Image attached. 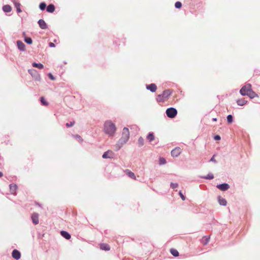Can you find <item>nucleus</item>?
I'll use <instances>...</instances> for the list:
<instances>
[{
  "mask_svg": "<svg viewBox=\"0 0 260 260\" xmlns=\"http://www.w3.org/2000/svg\"><path fill=\"white\" fill-rule=\"evenodd\" d=\"M104 131L109 136H113L116 131L115 124L111 120L106 121L104 125Z\"/></svg>",
  "mask_w": 260,
  "mask_h": 260,
  "instance_id": "obj_1",
  "label": "nucleus"
},
{
  "mask_svg": "<svg viewBox=\"0 0 260 260\" xmlns=\"http://www.w3.org/2000/svg\"><path fill=\"white\" fill-rule=\"evenodd\" d=\"M129 138V129L127 127H124L122 131L121 138L119 140V143H120V145H119V144L116 145L115 150L117 151L119 150L122 147V146L123 144H125L128 141Z\"/></svg>",
  "mask_w": 260,
  "mask_h": 260,
  "instance_id": "obj_2",
  "label": "nucleus"
},
{
  "mask_svg": "<svg viewBox=\"0 0 260 260\" xmlns=\"http://www.w3.org/2000/svg\"><path fill=\"white\" fill-rule=\"evenodd\" d=\"M171 94L172 91L170 90H166L161 94H158L156 100L157 102H164L168 100Z\"/></svg>",
  "mask_w": 260,
  "mask_h": 260,
  "instance_id": "obj_3",
  "label": "nucleus"
},
{
  "mask_svg": "<svg viewBox=\"0 0 260 260\" xmlns=\"http://www.w3.org/2000/svg\"><path fill=\"white\" fill-rule=\"evenodd\" d=\"M177 114V111L174 108H169L166 110V114L169 118H174Z\"/></svg>",
  "mask_w": 260,
  "mask_h": 260,
  "instance_id": "obj_4",
  "label": "nucleus"
},
{
  "mask_svg": "<svg viewBox=\"0 0 260 260\" xmlns=\"http://www.w3.org/2000/svg\"><path fill=\"white\" fill-rule=\"evenodd\" d=\"M251 90H252L251 85L250 84H248L242 87L240 92L242 95H246Z\"/></svg>",
  "mask_w": 260,
  "mask_h": 260,
  "instance_id": "obj_5",
  "label": "nucleus"
},
{
  "mask_svg": "<svg viewBox=\"0 0 260 260\" xmlns=\"http://www.w3.org/2000/svg\"><path fill=\"white\" fill-rule=\"evenodd\" d=\"M182 152V149L179 147H176L171 151V155L173 157H177Z\"/></svg>",
  "mask_w": 260,
  "mask_h": 260,
  "instance_id": "obj_6",
  "label": "nucleus"
},
{
  "mask_svg": "<svg viewBox=\"0 0 260 260\" xmlns=\"http://www.w3.org/2000/svg\"><path fill=\"white\" fill-rule=\"evenodd\" d=\"M114 153L111 150H108L104 153L102 157L104 158H112L114 156Z\"/></svg>",
  "mask_w": 260,
  "mask_h": 260,
  "instance_id": "obj_7",
  "label": "nucleus"
},
{
  "mask_svg": "<svg viewBox=\"0 0 260 260\" xmlns=\"http://www.w3.org/2000/svg\"><path fill=\"white\" fill-rule=\"evenodd\" d=\"M12 255L14 258L18 260L20 258L21 254H20V252L18 250H17L16 249H14L12 251Z\"/></svg>",
  "mask_w": 260,
  "mask_h": 260,
  "instance_id": "obj_8",
  "label": "nucleus"
},
{
  "mask_svg": "<svg viewBox=\"0 0 260 260\" xmlns=\"http://www.w3.org/2000/svg\"><path fill=\"white\" fill-rule=\"evenodd\" d=\"M217 187L220 190L225 191L228 190L230 186L228 184L223 183L217 185Z\"/></svg>",
  "mask_w": 260,
  "mask_h": 260,
  "instance_id": "obj_9",
  "label": "nucleus"
},
{
  "mask_svg": "<svg viewBox=\"0 0 260 260\" xmlns=\"http://www.w3.org/2000/svg\"><path fill=\"white\" fill-rule=\"evenodd\" d=\"M146 88L151 92H155L157 89L156 85L154 83H151L146 86Z\"/></svg>",
  "mask_w": 260,
  "mask_h": 260,
  "instance_id": "obj_10",
  "label": "nucleus"
},
{
  "mask_svg": "<svg viewBox=\"0 0 260 260\" xmlns=\"http://www.w3.org/2000/svg\"><path fill=\"white\" fill-rule=\"evenodd\" d=\"M31 219L34 224H37L39 223V215L38 213H34L32 214Z\"/></svg>",
  "mask_w": 260,
  "mask_h": 260,
  "instance_id": "obj_11",
  "label": "nucleus"
},
{
  "mask_svg": "<svg viewBox=\"0 0 260 260\" xmlns=\"http://www.w3.org/2000/svg\"><path fill=\"white\" fill-rule=\"evenodd\" d=\"M124 172L126 173V174L131 178H132L134 180L136 179V177L135 175V174L130 171L128 169L125 170Z\"/></svg>",
  "mask_w": 260,
  "mask_h": 260,
  "instance_id": "obj_12",
  "label": "nucleus"
},
{
  "mask_svg": "<svg viewBox=\"0 0 260 260\" xmlns=\"http://www.w3.org/2000/svg\"><path fill=\"white\" fill-rule=\"evenodd\" d=\"M38 24L42 29H45L47 28V24L43 19H40L38 21Z\"/></svg>",
  "mask_w": 260,
  "mask_h": 260,
  "instance_id": "obj_13",
  "label": "nucleus"
},
{
  "mask_svg": "<svg viewBox=\"0 0 260 260\" xmlns=\"http://www.w3.org/2000/svg\"><path fill=\"white\" fill-rule=\"evenodd\" d=\"M10 192L12 194H15L16 191L17 189V186L16 184H11L10 185Z\"/></svg>",
  "mask_w": 260,
  "mask_h": 260,
  "instance_id": "obj_14",
  "label": "nucleus"
},
{
  "mask_svg": "<svg viewBox=\"0 0 260 260\" xmlns=\"http://www.w3.org/2000/svg\"><path fill=\"white\" fill-rule=\"evenodd\" d=\"M100 248L103 250L108 251L110 249V246L106 243H102L100 245Z\"/></svg>",
  "mask_w": 260,
  "mask_h": 260,
  "instance_id": "obj_15",
  "label": "nucleus"
},
{
  "mask_svg": "<svg viewBox=\"0 0 260 260\" xmlns=\"http://www.w3.org/2000/svg\"><path fill=\"white\" fill-rule=\"evenodd\" d=\"M17 44L18 48L22 51H24L25 50V45L21 41H18L17 42Z\"/></svg>",
  "mask_w": 260,
  "mask_h": 260,
  "instance_id": "obj_16",
  "label": "nucleus"
},
{
  "mask_svg": "<svg viewBox=\"0 0 260 260\" xmlns=\"http://www.w3.org/2000/svg\"><path fill=\"white\" fill-rule=\"evenodd\" d=\"M60 234L62 237H63L64 238H66L67 240L70 239L71 237L70 234L66 231H61Z\"/></svg>",
  "mask_w": 260,
  "mask_h": 260,
  "instance_id": "obj_17",
  "label": "nucleus"
},
{
  "mask_svg": "<svg viewBox=\"0 0 260 260\" xmlns=\"http://www.w3.org/2000/svg\"><path fill=\"white\" fill-rule=\"evenodd\" d=\"M246 95L248 96L250 99H253L255 97H257L258 95L252 90H251Z\"/></svg>",
  "mask_w": 260,
  "mask_h": 260,
  "instance_id": "obj_18",
  "label": "nucleus"
},
{
  "mask_svg": "<svg viewBox=\"0 0 260 260\" xmlns=\"http://www.w3.org/2000/svg\"><path fill=\"white\" fill-rule=\"evenodd\" d=\"M218 201L219 204L220 205L225 206L226 205V203H227L226 201L224 198H223L221 197H219L218 198Z\"/></svg>",
  "mask_w": 260,
  "mask_h": 260,
  "instance_id": "obj_19",
  "label": "nucleus"
},
{
  "mask_svg": "<svg viewBox=\"0 0 260 260\" xmlns=\"http://www.w3.org/2000/svg\"><path fill=\"white\" fill-rule=\"evenodd\" d=\"M55 10V7L53 4H50L47 7V11L49 13H53Z\"/></svg>",
  "mask_w": 260,
  "mask_h": 260,
  "instance_id": "obj_20",
  "label": "nucleus"
},
{
  "mask_svg": "<svg viewBox=\"0 0 260 260\" xmlns=\"http://www.w3.org/2000/svg\"><path fill=\"white\" fill-rule=\"evenodd\" d=\"M3 10L5 12H10L12 10L11 7L10 5H5L3 7Z\"/></svg>",
  "mask_w": 260,
  "mask_h": 260,
  "instance_id": "obj_21",
  "label": "nucleus"
},
{
  "mask_svg": "<svg viewBox=\"0 0 260 260\" xmlns=\"http://www.w3.org/2000/svg\"><path fill=\"white\" fill-rule=\"evenodd\" d=\"M32 66L33 67L37 68L39 69H42L44 68L43 64L41 63H36V62H34V63H32Z\"/></svg>",
  "mask_w": 260,
  "mask_h": 260,
  "instance_id": "obj_22",
  "label": "nucleus"
},
{
  "mask_svg": "<svg viewBox=\"0 0 260 260\" xmlns=\"http://www.w3.org/2000/svg\"><path fill=\"white\" fill-rule=\"evenodd\" d=\"M147 139L149 142H151L154 140V136L152 133H150L147 136Z\"/></svg>",
  "mask_w": 260,
  "mask_h": 260,
  "instance_id": "obj_23",
  "label": "nucleus"
},
{
  "mask_svg": "<svg viewBox=\"0 0 260 260\" xmlns=\"http://www.w3.org/2000/svg\"><path fill=\"white\" fill-rule=\"evenodd\" d=\"M237 104L239 106H243L247 103V101L244 99H240L237 101Z\"/></svg>",
  "mask_w": 260,
  "mask_h": 260,
  "instance_id": "obj_24",
  "label": "nucleus"
},
{
  "mask_svg": "<svg viewBox=\"0 0 260 260\" xmlns=\"http://www.w3.org/2000/svg\"><path fill=\"white\" fill-rule=\"evenodd\" d=\"M170 252L175 257H177L178 256H179V252L178 251L175 249H174V248H171L170 249Z\"/></svg>",
  "mask_w": 260,
  "mask_h": 260,
  "instance_id": "obj_25",
  "label": "nucleus"
},
{
  "mask_svg": "<svg viewBox=\"0 0 260 260\" xmlns=\"http://www.w3.org/2000/svg\"><path fill=\"white\" fill-rule=\"evenodd\" d=\"M41 102L42 105L45 106H47L48 105V103L45 100L44 97L42 96L41 98Z\"/></svg>",
  "mask_w": 260,
  "mask_h": 260,
  "instance_id": "obj_26",
  "label": "nucleus"
},
{
  "mask_svg": "<svg viewBox=\"0 0 260 260\" xmlns=\"http://www.w3.org/2000/svg\"><path fill=\"white\" fill-rule=\"evenodd\" d=\"M209 239H210L209 237H208V238L206 237H204L203 239V241H202L203 244L204 245H207L209 241Z\"/></svg>",
  "mask_w": 260,
  "mask_h": 260,
  "instance_id": "obj_27",
  "label": "nucleus"
},
{
  "mask_svg": "<svg viewBox=\"0 0 260 260\" xmlns=\"http://www.w3.org/2000/svg\"><path fill=\"white\" fill-rule=\"evenodd\" d=\"M138 144L140 146H142L144 144V140L142 137H140L138 140Z\"/></svg>",
  "mask_w": 260,
  "mask_h": 260,
  "instance_id": "obj_28",
  "label": "nucleus"
},
{
  "mask_svg": "<svg viewBox=\"0 0 260 260\" xmlns=\"http://www.w3.org/2000/svg\"><path fill=\"white\" fill-rule=\"evenodd\" d=\"M166 164V159L163 157H160L159 159V164L160 165Z\"/></svg>",
  "mask_w": 260,
  "mask_h": 260,
  "instance_id": "obj_29",
  "label": "nucleus"
},
{
  "mask_svg": "<svg viewBox=\"0 0 260 260\" xmlns=\"http://www.w3.org/2000/svg\"><path fill=\"white\" fill-rule=\"evenodd\" d=\"M46 5L45 3H41L39 5V8L41 10H44L46 8Z\"/></svg>",
  "mask_w": 260,
  "mask_h": 260,
  "instance_id": "obj_30",
  "label": "nucleus"
},
{
  "mask_svg": "<svg viewBox=\"0 0 260 260\" xmlns=\"http://www.w3.org/2000/svg\"><path fill=\"white\" fill-rule=\"evenodd\" d=\"M203 178L206 179H212L214 178V176L212 174H209Z\"/></svg>",
  "mask_w": 260,
  "mask_h": 260,
  "instance_id": "obj_31",
  "label": "nucleus"
},
{
  "mask_svg": "<svg viewBox=\"0 0 260 260\" xmlns=\"http://www.w3.org/2000/svg\"><path fill=\"white\" fill-rule=\"evenodd\" d=\"M227 120L229 123H231L233 122V116L231 115H229L227 116Z\"/></svg>",
  "mask_w": 260,
  "mask_h": 260,
  "instance_id": "obj_32",
  "label": "nucleus"
},
{
  "mask_svg": "<svg viewBox=\"0 0 260 260\" xmlns=\"http://www.w3.org/2000/svg\"><path fill=\"white\" fill-rule=\"evenodd\" d=\"M25 42L28 44H31L32 41L30 38H26L25 39Z\"/></svg>",
  "mask_w": 260,
  "mask_h": 260,
  "instance_id": "obj_33",
  "label": "nucleus"
},
{
  "mask_svg": "<svg viewBox=\"0 0 260 260\" xmlns=\"http://www.w3.org/2000/svg\"><path fill=\"white\" fill-rule=\"evenodd\" d=\"M175 7H176V8H178V9H179V8H180L181 7V6H182V4H181V2H177L175 3Z\"/></svg>",
  "mask_w": 260,
  "mask_h": 260,
  "instance_id": "obj_34",
  "label": "nucleus"
},
{
  "mask_svg": "<svg viewBox=\"0 0 260 260\" xmlns=\"http://www.w3.org/2000/svg\"><path fill=\"white\" fill-rule=\"evenodd\" d=\"M74 124H75V121H71L70 123H67L66 126L67 127H70V126H73L74 125Z\"/></svg>",
  "mask_w": 260,
  "mask_h": 260,
  "instance_id": "obj_35",
  "label": "nucleus"
},
{
  "mask_svg": "<svg viewBox=\"0 0 260 260\" xmlns=\"http://www.w3.org/2000/svg\"><path fill=\"white\" fill-rule=\"evenodd\" d=\"M178 186V184L177 183H171V187L173 189L177 188Z\"/></svg>",
  "mask_w": 260,
  "mask_h": 260,
  "instance_id": "obj_36",
  "label": "nucleus"
},
{
  "mask_svg": "<svg viewBox=\"0 0 260 260\" xmlns=\"http://www.w3.org/2000/svg\"><path fill=\"white\" fill-rule=\"evenodd\" d=\"M179 196H180L181 198L182 199V200L183 201H184L185 200V196L182 194V193L181 192V191H179Z\"/></svg>",
  "mask_w": 260,
  "mask_h": 260,
  "instance_id": "obj_37",
  "label": "nucleus"
},
{
  "mask_svg": "<svg viewBox=\"0 0 260 260\" xmlns=\"http://www.w3.org/2000/svg\"><path fill=\"white\" fill-rule=\"evenodd\" d=\"M48 76H49V78L52 80H54L55 79V78L53 77V76L51 73H49L48 74Z\"/></svg>",
  "mask_w": 260,
  "mask_h": 260,
  "instance_id": "obj_38",
  "label": "nucleus"
},
{
  "mask_svg": "<svg viewBox=\"0 0 260 260\" xmlns=\"http://www.w3.org/2000/svg\"><path fill=\"white\" fill-rule=\"evenodd\" d=\"M214 139L215 140H220V137L219 135H216L214 137Z\"/></svg>",
  "mask_w": 260,
  "mask_h": 260,
  "instance_id": "obj_39",
  "label": "nucleus"
},
{
  "mask_svg": "<svg viewBox=\"0 0 260 260\" xmlns=\"http://www.w3.org/2000/svg\"><path fill=\"white\" fill-rule=\"evenodd\" d=\"M49 46L50 47H55V45L52 42H50L49 43Z\"/></svg>",
  "mask_w": 260,
  "mask_h": 260,
  "instance_id": "obj_40",
  "label": "nucleus"
},
{
  "mask_svg": "<svg viewBox=\"0 0 260 260\" xmlns=\"http://www.w3.org/2000/svg\"><path fill=\"white\" fill-rule=\"evenodd\" d=\"M17 11L18 13H20L21 12V10L20 8H19V5H18V6L17 7Z\"/></svg>",
  "mask_w": 260,
  "mask_h": 260,
  "instance_id": "obj_41",
  "label": "nucleus"
},
{
  "mask_svg": "<svg viewBox=\"0 0 260 260\" xmlns=\"http://www.w3.org/2000/svg\"><path fill=\"white\" fill-rule=\"evenodd\" d=\"M214 156H215V155H213V156H212V158H211V159H210V161H213V162H216V160H215V158H214Z\"/></svg>",
  "mask_w": 260,
  "mask_h": 260,
  "instance_id": "obj_42",
  "label": "nucleus"
},
{
  "mask_svg": "<svg viewBox=\"0 0 260 260\" xmlns=\"http://www.w3.org/2000/svg\"><path fill=\"white\" fill-rule=\"evenodd\" d=\"M3 176V173L0 172V177H2Z\"/></svg>",
  "mask_w": 260,
  "mask_h": 260,
  "instance_id": "obj_43",
  "label": "nucleus"
},
{
  "mask_svg": "<svg viewBox=\"0 0 260 260\" xmlns=\"http://www.w3.org/2000/svg\"><path fill=\"white\" fill-rule=\"evenodd\" d=\"M213 120L214 121H217V119H216V118H213Z\"/></svg>",
  "mask_w": 260,
  "mask_h": 260,
  "instance_id": "obj_44",
  "label": "nucleus"
},
{
  "mask_svg": "<svg viewBox=\"0 0 260 260\" xmlns=\"http://www.w3.org/2000/svg\"><path fill=\"white\" fill-rule=\"evenodd\" d=\"M39 79H40V78H41L40 75H39Z\"/></svg>",
  "mask_w": 260,
  "mask_h": 260,
  "instance_id": "obj_45",
  "label": "nucleus"
}]
</instances>
